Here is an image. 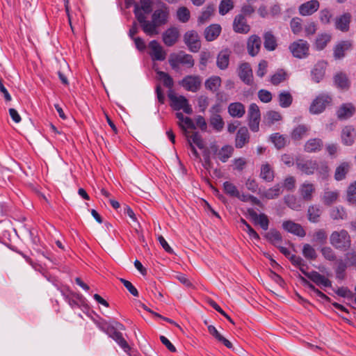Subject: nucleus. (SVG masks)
I'll list each match as a JSON object with an SVG mask.
<instances>
[{"mask_svg": "<svg viewBox=\"0 0 356 356\" xmlns=\"http://www.w3.org/2000/svg\"><path fill=\"white\" fill-rule=\"evenodd\" d=\"M95 323L99 330L112 338L123 349L125 353H128L131 350L128 343L123 338L122 334L118 331L117 328L110 323H108L105 320L101 318L98 321H95Z\"/></svg>", "mask_w": 356, "mask_h": 356, "instance_id": "obj_1", "label": "nucleus"}, {"mask_svg": "<svg viewBox=\"0 0 356 356\" xmlns=\"http://www.w3.org/2000/svg\"><path fill=\"white\" fill-rule=\"evenodd\" d=\"M330 244L337 250H347L351 246V238L345 229L333 232L330 236Z\"/></svg>", "mask_w": 356, "mask_h": 356, "instance_id": "obj_2", "label": "nucleus"}, {"mask_svg": "<svg viewBox=\"0 0 356 356\" xmlns=\"http://www.w3.org/2000/svg\"><path fill=\"white\" fill-rule=\"evenodd\" d=\"M170 100V106L175 111L183 110L186 114H191L193 109L188 103V100L183 95H177L172 90H170L168 93Z\"/></svg>", "mask_w": 356, "mask_h": 356, "instance_id": "obj_3", "label": "nucleus"}, {"mask_svg": "<svg viewBox=\"0 0 356 356\" xmlns=\"http://www.w3.org/2000/svg\"><path fill=\"white\" fill-rule=\"evenodd\" d=\"M289 48L292 55L297 58H305L309 54V44L302 39L292 42Z\"/></svg>", "mask_w": 356, "mask_h": 356, "instance_id": "obj_4", "label": "nucleus"}, {"mask_svg": "<svg viewBox=\"0 0 356 356\" xmlns=\"http://www.w3.org/2000/svg\"><path fill=\"white\" fill-rule=\"evenodd\" d=\"M332 102V97L327 94L319 95L312 103L309 111L313 114L321 113Z\"/></svg>", "mask_w": 356, "mask_h": 356, "instance_id": "obj_5", "label": "nucleus"}, {"mask_svg": "<svg viewBox=\"0 0 356 356\" xmlns=\"http://www.w3.org/2000/svg\"><path fill=\"white\" fill-rule=\"evenodd\" d=\"M202 79L200 76L188 75L186 76L179 84L187 91L196 92L200 88Z\"/></svg>", "mask_w": 356, "mask_h": 356, "instance_id": "obj_6", "label": "nucleus"}, {"mask_svg": "<svg viewBox=\"0 0 356 356\" xmlns=\"http://www.w3.org/2000/svg\"><path fill=\"white\" fill-rule=\"evenodd\" d=\"M184 41L191 51L196 53L200 49L201 42L200 37L195 31H187L184 34Z\"/></svg>", "mask_w": 356, "mask_h": 356, "instance_id": "obj_7", "label": "nucleus"}, {"mask_svg": "<svg viewBox=\"0 0 356 356\" xmlns=\"http://www.w3.org/2000/svg\"><path fill=\"white\" fill-rule=\"evenodd\" d=\"M238 74L241 80L248 86L254 83L253 74L251 66L248 63H243L239 65Z\"/></svg>", "mask_w": 356, "mask_h": 356, "instance_id": "obj_8", "label": "nucleus"}, {"mask_svg": "<svg viewBox=\"0 0 356 356\" xmlns=\"http://www.w3.org/2000/svg\"><path fill=\"white\" fill-rule=\"evenodd\" d=\"M319 8L320 3L318 0H310L300 5L298 12L302 16H309L316 13Z\"/></svg>", "mask_w": 356, "mask_h": 356, "instance_id": "obj_9", "label": "nucleus"}, {"mask_svg": "<svg viewBox=\"0 0 356 356\" xmlns=\"http://www.w3.org/2000/svg\"><path fill=\"white\" fill-rule=\"evenodd\" d=\"M233 30L238 33L245 34L250 30L245 16L242 14L237 15L233 22Z\"/></svg>", "mask_w": 356, "mask_h": 356, "instance_id": "obj_10", "label": "nucleus"}, {"mask_svg": "<svg viewBox=\"0 0 356 356\" xmlns=\"http://www.w3.org/2000/svg\"><path fill=\"white\" fill-rule=\"evenodd\" d=\"M149 47L150 49L149 55L153 60L163 61L165 59L166 53L156 40L151 41Z\"/></svg>", "mask_w": 356, "mask_h": 356, "instance_id": "obj_11", "label": "nucleus"}, {"mask_svg": "<svg viewBox=\"0 0 356 356\" xmlns=\"http://www.w3.org/2000/svg\"><path fill=\"white\" fill-rule=\"evenodd\" d=\"M296 165L298 169L308 175L314 174L318 169L317 162L313 160H297Z\"/></svg>", "mask_w": 356, "mask_h": 356, "instance_id": "obj_12", "label": "nucleus"}, {"mask_svg": "<svg viewBox=\"0 0 356 356\" xmlns=\"http://www.w3.org/2000/svg\"><path fill=\"white\" fill-rule=\"evenodd\" d=\"M181 129L184 130V135L187 138L188 145H196L199 149H202L204 148V142L202 136L198 132H189L186 130L184 126H181Z\"/></svg>", "mask_w": 356, "mask_h": 356, "instance_id": "obj_13", "label": "nucleus"}, {"mask_svg": "<svg viewBox=\"0 0 356 356\" xmlns=\"http://www.w3.org/2000/svg\"><path fill=\"white\" fill-rule=\"evenodd\" d=\"M179 37V31L176 27H171L168 29L163 33V41L168 47L174 45Z\"/></svg>", "mask_w": 356, "mask_h": 356, "instance_id": "obj_14", "label": "nucleus"}, {"mask_svg": "<svg viewBox=\"0 0 356 356\" xmlns=\"http://www.w3.org/2000/svg\"><path fill=\"white\" fill-rule=\"evenodd\" d=\"M248 213L252 220L260 225L264 230H267L269 226V220L264 213L258 214L253 209H248Z\"/></svg>", "mask_w": 356, "mask_h": 356, "instance_id": "obj_15", "label": "nucleus"}, {"mask_svg": "<svg viewBox=\"0 0 356 356\" xmlns=\"http://www.w3.org/2000/svg\"><path fill=\"white\" fill-rule=\"evenodd\" d=\"M61 293L72 308L79 307V303L83 302V298L81 295L75 293L71 291L63 290L61 291Z\"/></svg>", "mask_w": 356, "mask_h": 356, "instance_id": "obj_16", "label": "nucleus"}, {"mask_svg": "<svg viewBox=\"0 0 356 356\" xmlns=\"http://www.w3.org/2000/svg\"><path fill=\"white\" fill-rule=\"evenodd\" d=\"M355 112V107L351 103H345L341 104L337 111L338 119L343 120L352 117Z\"/></svg>", "mask_w": 356, "mask_h": 356, "instance_id": "obj_17", "label": "nucleus"}, {"mask_svg": "<svg viewBox=\"0 0 356 356\" xmlns=\"http://www.w3.org/2000/svg\"><path fill=\"white\" fill-rule=\"evenodd\" d=\"M282 227L288 232L298 236L304 237L306 235V232L302 227L300 224L296 223L291 220L284 221L282 223Z\"/></svg>", "mask_w": 356, "mask_h": 356, "instance_id": "obj_18", "label": "nucleus"}, {"mask_svg": "<svg viewBox=\"0 0 356 356\" xmlns=\"http://www.w3.org/2000/svg\"><path fill=\"white\" fill-rule=\"evenodd\" d=\"M261 41L260 38L257 35H251L247 42V49L248 54L251 56H255L259 52Z\"/></svg>", "mask_w": 356, "mask_h": 356, "instance_id": "obj_19", "label": "nucleus"}, {"mask_svg": "<svg viewBox=\"0 0 356 356\" xmlns=\"http://www.w3.org/2000/svg\"><path fill=\"white\" fill-rule=\"evenodd\" d=\"M316 191L315 186L308 181L304 182L300 186L298 193L305 201H310L312 199L313 193Z\"/></svg>", "mask_w": 356, "mask_h": 356, "instance_id": "obj_20", "label": "nucleus"}, {"mask_svg": "<svg viewBox=\"0 0 356 356\" xmlns=\"http://www.w3.org/2000/svg\"><path fill=\"white\" fill-rule=\"evenodd\" d=\"M356 138V131L353 126L348 125L343 128L341 140L344 145H352Z\"/></svg>", "mask_w": 356, "mask_h": 356, "instance_id": "obj_21", "label": "nucleus"}, {"mask_svg": "<svg viewBox=\"0 0 356 356\" xmlns=\"http://www.w3.org/2000/svg\"><path fill=\"white\" fill-rule=\"evenodd\" d=\"M308 275L309 279L319 286L330 287L332 286L331 281L317 271L313 270Z\"/></svg>", "mask_w": 356, "mask_h": 356, "instance_id": "obj_22", "label": "nucleus"}, {"mask_svg": "<svg viewBox=\"0 0 356 356\" xmlns=\"http://www.w3.org/2000/svg\"><path fill=\"white\" fill-rule=\"evenodd\" d=\"M231 54V50L227 48L224 49L219 52L216 61V64L218 68L220 70H225L228 67Z\"/></svg>", "mask_w": 356, "mask_h": 356, "instance_id": "obj_23", "label": "nucleus"}, {"mask_svg": "<svg viewBox=\"0 0 356 356\" xmlns=\"http://www.w3.org/2000/svg\"><path fill=\"white\" fill-rule=\"evenodd\" d=\"M325 67L326 63L324 61H319L315 65L312 70V77L315 82L319 83L323 79L325 72Z\"/></svg>", "mask_w": 356, "mask_h": 356, "instance_id": "obj_24", "label": "nucleus"}, {"mask_svg": "<svg viewBox=\"0 0 356 356\" xmlns=\"http://www.w3.org/2000/svg\"><path fill=\"white\" fill-rule=\"evenodd\" d=\"M168 15L169 12L167 8L157 9L153 13L152 18L156 24L159 26L167 22Z\"/></svg>", "mask_w": 356, "mask_h": 356, "instance_id": "obj_25", "label": "nucleus"}, {"mask_svg": "<svg viewBox=\"0 0 356 356\" xmlns=\"http://www.w3.org/2000/svg\"><path fill=\"white\" fill-rule=\"evenodd\" d=\"M249 141V134L246 127H241L236 134L235 145L237 148H242Z\"/></svg>", "mask_w": 356, "mask_h": 356, "instance_id": "obj_26", "label": "nucleus"}, {"mask_svg": "<svg viewBox=\"0 0 356 356\" xmlns=\"http://www.w3.org/2000/svg\"><path fill=\"white\" fill-rule=\"evenodd\" d=\"M350 15L345 13L335 19V28L343 32L349 29V24L350 22Z\"/></svg>", "mask_w": 356, "mask_h": 356, "instance_id": "obj_27", "label": "nucleus"}, {"mask_svg": "<svg viewBox=\"0 0 356 356\" xmlns=\"http://www.w3.org/2000/svg\"><path fill=\"white\" fill-rule=\"evenodd\" d=\"M221 32V26L219 24H211L204 30V37L207 41L216 40Z\"/></svg>", "mask_w": 356, "mask_h": 356, "instance_id": "obj_28", "label": "nucleus"}, {"mask_svg": "<svg viewBox=\"0 0 356 356\" xmlns=\"http://www.w3.org/2000/svg\"><path fill=\"white\" fill-rule=\"evenodd\" d=\"M245 112V106L241 102L231 103L228 106V113L232 117L240 118Z\"/></svg>", "mask_w": 356, "mask_h": 356, "instance_id": "obj_29", "label": "nucleus"}, {"mask_svg": "<svg viewBox=\"0 0 356 356\" xmlns=\"http://www.w3.org/2000/svg\"><path fill=\"white\" fill-rule=\"evenodd\" d=\"M323 143L320 138H312L307 140L305 145V150L307 152L312 153L319 152L322 149Z\"/></svg>", "mask_w": 356, "mask_h": 356, "instance_id": "obj_30", "label": "nucleus"}, {"mask_svg": "<svg viewBox=\"0 0 356 356\" xmlns=\"http://www.w3.org/2000/svg\"><path fill=\"white\" fill-rule=\"evenodd\" d=\"M351 44L348 41H341L334 48V57L335 59H341L345 56L346 51L350 49Z\"/></svg>", "mask_w": 356, "mask_h": 356, "instance_id": "obj_31", "label": "nucleus"}, {"mask_svg": "<svg viewBox=\"0 0 356 356\" xmlns=\"http://www.w3.org/2000/svg\"><path fill=\"white\" fill-rule=\"evenodd\" d=\"M350 266L344 259H339L337 260V264L334 269L336 278L339 280H343L346 277V270Z\"/></svg>", "mask_w": 356, "mask_h": 356, "instance_id": "obj_32", "label": "nucleus"}, {"mask_svg": "<svg viewBox=\"0 0 356 356\" xmlns=\"http://www.w3.org/2000/svg\"><path fill=\"white\" fill-rule=\"evenodd\" d=\"M288 79L289 75L287 72L283 69H278L273 75L270 76V81L273 86H277L286 81Z\"/></svg>", "mask_w": 356, "mask_h": 356, "instance_id": "obj_33", "label": "nucleus"}, {"mask_svg": "<svg viewBox=\"0 0 356 356\" xmlns=\"http://www.w3.org/2000/svg\"><path fill=\"white\" fill-rule=\"evenodd\" d=\"M350 169V165L348 162L341 163L335 170L334 179L337 181H341L346 178L347 173Z\"/></svg>", "mask_w": 356, "mask_h": 356, "instance_id": "obj_34", "label": "nucleus"}, {"mask_svg": "<svg viewBox=\"0 0 356 356\" xmlns=\"http://www.w3.org/2000/svg\"><path fill=\"white\" fill-rule=\"evenodd\" d=\"M278 102L282 108H288L293 102V97L289 91L283 90L278 95Z\"/></svg>", "mask_w": 356, "mask_h": 356, "instance_id": "obj_35", "label": "nucleus"}, {"mask_svg": "<svg viewBox=\"0 0 356 356\" xmlns=\"http://www.w3.org/2000/svg\"><path fill=\"white\" fill-rule=\"evenodd\" d=\"M260 177L267 182L273 181L275 177L274 170L268 163H265L261 165Z\"/></svg>", "mask_w": 356, "mask_h": 356, "instance_id": "obj_36", "label": "nucleus"}, {"mask_svg": "<svg viewBox=\"0 0 356 356\" xmlns=\"http://www.w3.org/2000/svg\"><path fill=\"white\" fill-rule=\"evenodd\" d=\"M264 47L268 51H273L276 49L277 44L275 37L273 35L272 32L268 31L266 32L264 35Z\"/></svg>", "mask_w": 356, "mask_h": 356, "instance_id": "obj_37", "label": "nucleus"}, {"mask_svg": "<svg viewBox=\"0 0 356 356\" xmlns=\"http://www.w3.org/2000/svg\"><path fill=\"white\" fill-rule=\"evenodd\" d=\"M234 148L232 146L226 145H224L217 153V157L222 163H225L232 156Z\"/></svg>", "mask_w": 356, "mask_h": 356, "instance_id": "obj_38", "label": "nucleus"}, {"mask_svg": "<svg viewBox=\"0 0 356 356\" xmlns=\"http://www.w3.org/2000/svg\"><path fill=\"white\" fill-rule=\"evenodd\" d=\"M265 238L273 245L277 247L282 241V237L279 231L272 229L265 234Z\"/></svg>", "mask_w": 356, "mask_h": 356, "instance_id": "obj_39", "label": "nucleus"}, {"mask_svg": "<svg viewBox=\"0 0 356 356\" xmlns=\"http://www.w3.org/2000/svg\"><path fill=\"white\" fill-rule=\"evenodd\" d=\"M331 40V35L328 33L319 34L315 41V48L318 51L323 50Z\"/></svg>", "mask_w": 356, "mask_h": 356, "instance_id": "obj_40", "label": "nucleus"}, {"mask_svg": "<svg viewBox=\"0 0 356 356\" xmlns=\"http://www.w3.org/2000/svg\"><path fill=\"white\" fill-rule=\"evenodd\" d=\"M158 79L163 82V84L166 88L172 90L174 86L173 79L167 73L159 70H155Z\"/></svg>", "mask_w": 356, "mask_h": 356, "instance_id": "obj_41", "label": "nucleus"}, {"mask_svg": "<svg viewBox=\"0 0 356 356\" xmlns=\"http://www.w3.org/2000/svg\"><path fill=\"white\" fill-rule=\"evenodd\" d=\"M140 26L144 33L147 35L153 36L159 33L157 31L158 26L153 20L152 22L146 20L145 22L142 23Z\"/></svg>", "mask_w": 356, "mask_h": 356, "instance_id": "obj_42", "label": "nucleus"}, {"mask_svg": "<svg viewBox=\"0 0 356 356\" xmlns=\"http://www.w3.org/2000/svg\"><path fill=\"white\" fill-rule=\"evenodd\" d=\"M221 85V79L218 76H213L205 81V87L207 89L216 92Z\"/></svg>", "mask_w": 356, "mask_h": 356, "instance_id": "obj_43", "label": "nucleus"}, {"mask_svg": "<svg viewBox=\"0 0 356 356\" xmlns=\"http://www.w3.org/2000/svg\"><path fill=\"white\" fill-rule=\"evenodd\" d=\"M211 126L216 131H221L224 127L225 122L220 114L211 115L209 119Z\"/></svg>", "mask_w": 356, "mask_h": 356, "instance_id": "obj_44", "label": "nucleus"}, {"mask_svg": "<svg viewBox=\"0 0 356 356\" xmlns=\"http://www.w3.org/2000/svg\"><path fill=\"white\" fill-rule=\"evenodd\" d=\"M282 192L281 184H277L273 187L268 188L264 191L262 196L270 200L277 197Z\"/></svg>", "mask_w": 356, "mask_h": 356, "instance_id": "obj_45", "label": "nucleus"}, {"mask_svg": "<svg viewBox=\"0 0 356 356\" xmlns=\"http://www.w3.org/2000/svg\"><path fill=\"white\" fill-rule=\"evenodd\" d=\"M334 81L335 85L340 88H348L349 81L346 74L339 72L337 73L334 77Z\"/></svg>", "mask_w": 356, "mask_h": 356, "instance_id": "obj_46", "label": "nucleus"}, {"mask_svg": "<svg viewBox=\"0 0 356 356\" xmlns=\"http://www.w3.org/2000/svg\"><path fill=\"white\" fill-rule=\"evenodd\" d=\"M309 127L305 124H300L293 129L291 133V138L295 140H300L309 131Z\"/></svg>", "mask_w": 356, "mask_h": 356, "instance_id": "obj_47", "label": "nucleus"}, {"mask_svg": "<svg viewBox=\"0 0 356 356\" xmlns=\"http://www.w3.org/2000/svg\"><path fill=\"white\" fill-rule=\"evenodd\" d=\"M307 213L309 220L312 222H316L318 221V218L321 214V210L319 207L313 205L309 207Z\"/></svg>", "mask_w": 356, "mask_h": 356, "instance_id": "obj_48", "label": "nucleus"}, {"mask_svg": "<svg viewBox=\"0 0 356 356\" xmlns=\"http://www.w3.org/2000/svg\"><path fill=\"white\" fill-rule=\"evenodd\" d=\"M179 60L180 64L186 65V67L191 68L193 67L195 62L193 56L191 54H185L184 51H180L178 54Z\"/></svg>", "mask_w": 356, "mask_h": 356, "instance_id": "obj_49", "label": "nucleus"}, {"mask_svg": "<svg viewBox=\"0 0 356 356\" xmlns=\"http://www.w3.org/2000/svg\"><path fill=\"white\" fill-rule=\"evenodd\" d=\"M282 116L280 113L275 111H269L264 116V121L268 125L273 124L275 122L280 120Z\"/></svg>", "mask_w": 356, "mask_h": 356, "instance_id": "obj_50", "label": "nucleus"}, {"mask_svg": "<svg viewBox=\"0 0 356 356\" xmlns=\"http://www.w3.org/2000/svg\"><path fill=\"white\" fill-rule=\"evenodd\" d=\"M319 20L321 24L327 25L330 24L332 19L333 17V14L331 10L328 8H324L320 10L319 13Z\"/></svg>", "mask_w": 356, "mask_h": 356, "instance_id": "obj_51", "label": "nucleus"}, {"mask_svg": "<svg viewBox=\"0 0 356 356\" xmlns=\"http://www.w3.org/2000/svg\"><path fill=\"white\" fill-rule=\"evenodd\" d=\"M223 190L230 197H236L239 196V191L236 186L230 181H225L223 183Z\"/></svg>", "mask_w": 356, "mask_h": 356, "instance_id": "obj_52", "label": "nucleus"}, {"mask_svg": "<svg viewBox=\"0 0 356 356\" xmlns=\"http://www.w3.org/2000/svg\"><path fill=\"white\" fill-rule=\"evenodd\" d=\"M330 216L334 220H343L346 218L347 213L343 207H336L332 209Z\"/></svg>", "mask_w": 356, "mask_h": 356, "instance_id": "obj_53", "label": "nucleus"}, {"mask_svg": "<svg viewBox=\"0 0 356 356\" xmlns=\"http://www.w3.org/2000/svg\"><path fill=\"white\" fill-rule=\"evenodd\" d=\"M303 256L309 260H315L317 257V254L315 249L309 244H305L302 248Z\"/></svg>", "mask_w": 356, "mask_h": 356, "instance_id": "obj_54", "label": "nucleus"}, {"mask_svg": "<svg viewBox=\"0 0 356 356\" xmlns=\"http://www.w3.org/2000/svg\"><path fill=\"white\" fill-rule=\"evenodd\" d=\"M339 193L337 191H325L323 196V202L326 205H330L338 198Z\"/></svg>", "mask_w": 356, "mask_h": 356, "instance_id": "obj_55", "label": "nucleus"}, {"mask_svg": "<svg viewBox=\"0 0 356 356\" xmlns=\"http://www.w3.org/2000/svg\"><path fill=\"white\" fill-rule=\"evenodd\" d=\"M347 200L356 205V181L351 183L347 189Z\"/></svg>", "mask_w": 356, "mask_h": 356, "instance_id": "obj_56", "label": "nucleus"}, {"mask_svg": "<svg viewBox=\"0 0 356 356\" xmlns=\"http://www.w3.org/2000/svg\"><path fill=\"white\" fill-rule=\"evenodd\" d=\"M346 262L350 267L356 268V250L351 249L344 254V259Z\"/></svg>", "mask_w": 356, "mask_h": 356, "instance_id": "obj_57", "label": "nucleus"}, {"mask_svg": "<svg viewBox=\"0 0 356 356\" xmlns=\"http://www.w3.org/2000/svg\"><path fill=\"white\" fill-rule=\"evenodd\" d=\"M327 234L324 229H318L313 234L312 240L314 243L324 244L327 241Z\"/></svg>", "mask_w": 356, "mask_h": 356, "instance_id": "obj_58", "label": "nucleus"}, {"mask_svg": "<svg viewBox=\"0 0 356 356\" xmlns=\"http://www.w3.org/2000/svg\"><path fill=\"white\" fill-rule=\"evenodd\" d=\"M234 8V2L232 0H222L219 5V13L222 15H226Z\"/></svg>", "mask_w": 356, "mask_h": 356, "instance_id": "obj_59", "label": "nucleus"}, {"mask_svg": "<svg viewBox=\"0 0 356 356\" xmlns=\"http://www.w3.org/2000/svg\"><path fill=\"white\" fill-rule=\"evenodd\" d=\"M323 257L327 261H334L337 260V255L334 251L328 246L323 247L321 249Z\"/></svg>", "mask_w": 356, "mask_h": 356, "instance_id": "obj_60", "label": "nucleus"}, {"mask_svg": "<svg viewBox=\"0 0 356 356\" xmlns=\"http://www.w3.org/2000/svg\"><path fill=\"white\" fill-rule=\"evenodd\" d=\"M260 116L259 106L254 103L251 104L248 109L249 120H260Z\"/></svg>", "mask_w": 356, "mask_h": 356, "instance_id": "obj_61", "label": "nucleus"}, {"mask_svg": "<svg viewBox=\"0 0 356 356\" xmlns=\"http://www.w3.org/2000/svg\"><path fill=\"white\" fill-rule=\"evenodd\" d=\"M177 15L178 19L183 23L187 22L190 19V12L186 7L179 8L177 12Z\"/></svg>", "mask_w": 356, "mask_h": 356, "instance_id": "obj_62", "label": "nucleus"}, {"mask_svg": "<svg viewBox=\"0 0 356 356\" xmlns=\"http://www.w3.org/2000/svg\"><path fill=\"white\" fill-rule=\"evenodd\" d=\"M270 138L277 149L284 147L286 144L285 138L278 133L273 134Z\"/></svg>", "mask_w": 356, "mask_h": 356, "instance_id": "obj_63", "label": "nucleus"}, {"mask_svg": "<svg viewBox=\"0 0 356 356\" xmlns=\"http://www.w3.org/2000/svg\"><path fill=\"white\" fill-rule=\"evenodd\" d=\"M292 32L297 35L302 31V19L299 17H293L290 22Z\"/></svg>", "mask_w": 356, "mask_h": 356, "instance_id": "obj_64", "label": "nucleus"}]
</instances>
